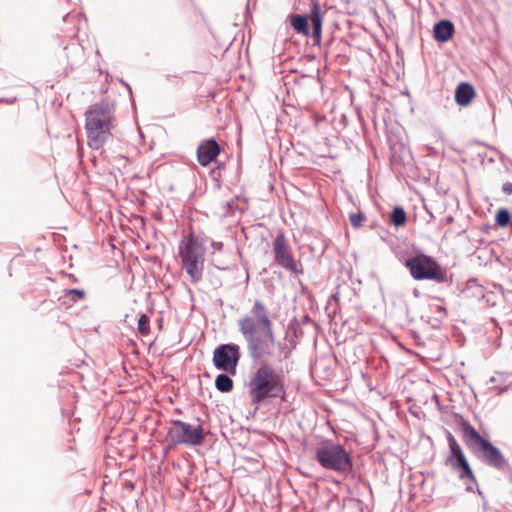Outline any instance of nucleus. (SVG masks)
Wrapping results in <instances>:
<instances>
[{
    "instance_id": "1",
    "label": "nucleus",
    "mask_w": 512,
    "mask_h": 512,
    "mask_svg": "<svg viewBox=\"0 0 512 512\" xmlns=\"http://www.w3.org/2000/svg\"><path fill=\"white\" fill-rule=\"evenodd\" d=\"M238 329L250 358L261 361L248 384L252 402L261 404L267 399L283 397L286 393L283 371L276 370L269 361L288 359L292 349L285 341L276 340L270 312L263 301L254 300L249 314L238 320Z\"/></svg>"
},
{
    "instance_id": "2",
    "label": "nucleus",
    "mask_w": 512,
    "mask_h": 512,
    "mask_svg": "<svg viewBox=\"0 0 512 512\" xmlns=\"http://www.w3.org/2000/svg\"><path fill=\"white\" fill-rule=\"evenodd\" d=\"M460 427L464 443L483 463L499 471L506 469L508 461L500 449L482 437L466 420L461 421Z\"/></svg>"
},
{
    "instance_id": "3",
    "label": "nucleus",
    "mask_w": 512,
    "mask_h": 512,
    "mask_svg": "<svg viewBox=\"0 0 512 512\" xmlns=\"http://www.w3.org/2000/svg\"><path fill=\"white\" fill-rule=\"evenodd\" d=\"M112 118V110L106 102L95 103L85 112V128L91 149L98 150L108 141Z\"/></svg>"
},
{
    "instance_id": "4",
    "label": "nucleus",
    "mask_w": 512,
    "mask_h": 512,
    "mask_svg": "<svg viewBox=\"0 0 512 512\" xmlns=\"http://www.w3.org/2000/svg\"><path fill=\"white\" fill-rule=\"evenodd\" d=\"M317 463L325 470L346 475L353 469V459L346 448L332 439L321 440L314 450Z\"/></svg>"
},
{
    "instance_id": "5",
    "label": "nucleus",
    "mask_w": 512,
    "mask_h": 512,
    "mask_svg": "<svg viewBox=\"0 0 512 512\" xmlns=\"http://www.w3.org/2000/svg\"><path fill=\"white\" fill-rule=\"evenodd\" d=\"M205 252L202 242L193 236L184 239L179 246L182 268L193 283L199 282L203 277Z\"/></svg>"
},
{
    "instance_id": "6",
    "label": "nucleus",
    "mask_w": 512,
    "mask_h": 512,
    "mask_svg": "<svg viewBox=\"0 0 512 512\" xmlns=\"http://www.w3.org/2000/svg\"><path fill=\"white\" fill-rule=\"evenodd\" d=\"M404 264L415 280H432L437 283L448 282L447 273L431 256L418 254L406 259Z\"/></svg>"
},
{
    "instance_id": "7",
    "label": "nucleus",
    "mask_w": 512,
    "mask_h": 512,
    "mask_svg": "<svg viewBox=\"0 0 512 512\" xmlns=\"http://www.w3.org/2000/svg\"><path fill=\"white\" fill-rule=\"evenodd\" d=\"M167 439L174 446H200L204 441V429L200 424L191 425L181 420H172L167 430Z\"/></svg>"
},
{
    "instance_id": "8",
    "label": "nucleus",
    "mask_w": 512,
    "mask_h": 512,
    "mask_svg": "<svg viewBox=\"0 0 512 512\" xmlns=\"http://www.w3.org/2000/svg\"><path fill=\"white\" fill-rule=\"evenodd\" d=\"M312 24V38L315 44H320L322 39L323 12L318 2L313 1L310 7V14H293L290 16V25L298 33L304 36L310 35L308 21Z\"/></svg>"
},
{
    "instance_id": "9",
    "label": "nucleus",
    "mask_w": 512,
    "mask_h": 512,
    "mask_svg": "<svg viewBox=\"0 0 512 512\" xmlns=\"http://www.w3.org/2000/svg\"><path fill=\"white\" fill-rule=\"evenodd\" d=\"M447 442L449 446V455L446 458V465L458 473L460 479H469L473 483H477L476 477L470 467V464L463 452L462 447L457 442L452 433H447Z\"/></svg>"
},
{
    "instance_id": "10",
    "label": "nucleus",
    "mask_w": 512,
    "mask_h": 512,
    "mask_svg": "<svg viewBox=\"0 0 512 512\" xmlns=\"http://www.w3.org/2000/svg\"><path fill=\"white\" fill-rule=\"evenodd\" d=\"M240 359V348L237 344H221L213 353V363L219 370L231 374L236 373V368Z\"/></svg>"
},
{
    "instance_id": "11",
    "label": "nucleus",
    "mask_w": 512,
    "mask_h": 512,
    "mask_svg": "<svg viewBox=\"0 0 512 512\" xmlns=\"http://www.w3.org/2000/svg\"><path fill=\"white\" fill-rule=\"evenodd\" d=\"M275 262L287 271L298 274L301 271L292 255L291 247L287 244L282 232L278 233L273 242Z\"/></svg>"
},
{
    "instance_id": "12",
    "label": "nucleus",
    "mask_w": 512,
    "mask_h": 512,
    "mask_svg": "<svg viewBox=\"0 0 512 512\" xmlns=\"http://www.w3.org/2000/svg\"><path fill=\"white\" fill-rule=\"evenodd\" d=\"M220 153V147L214 139L203 141L197 148L198 162L202 166L209 165Z\"/></svg>"
},
{
    "instance_id": "13",
    "label": "nucleus",
    "mask_w": 512,
    "mask_h": 512,
    "mask_svg": "<svg viewBox=\"0 0 512 512\" xmlns=\"http://www.w3.org/2000/svg\"><path fill=\"white\" fill-rule=\"evenodd\" d=\"M454 24L450 20H440L434 25V38L438 42H447L454 33Z\"/></svg>"
},
{
    "instance_id": "14",
    "label": "nucleus",
    "mask_w": 512,
    "mask_h": 512,
    "mask_svg": "<svg viewBox=\"0 0 512 512\" xmlns=\"http://www.w3.org/2000/svg\"><path fill=\"white\" fill-rule=\"evenodd\" d=\"M475 96L474 87L467 83H460L455 91V101L460 106H467Z\"/></svg>"
},
{
    "instance_id": "15",
    "label": "nucleus",
    "mask_w": 512,
    "mask_h": 512,
    "mask_svg": "<svg viewBox=\"0 0 512 512\" xmlns=\"http://www.w3.org/2000/svg\"><path fill=\"white\" fill-rule=\"evenodd\" d=\"M215 386L220 392H230L233 388V380L227 374H219L215 379Z\"/></svg>"
},
{
    "instance_id": "16",
    "label": "nucleus",
    "mask_w": 512,
    "mask_h": 512,
    "mask_svg": "<svg viewBox=\"0 0 512 512\" xmlns=\"http://www.w3.org/2000/svg\"><path fill=\"white\" fill-rule=\"evenodd\" d=\"M406 220L407 217L404 209L399 206L395 207L390 215L391 223L396 227H400L406 223Z\"/></svg>"
},
{
    "instance_id": "17",
    "label": "nucleus",
    "mask_w": 512,
    "mask_h": 512,
    "mask_svg": "<svg viewBox=\"0 0 512 512\" xmlns=\"http://www.w3.org/2000/svg\"><path fill=\"white\" fill-rule=\"evenodd\" d=\"M496 224L500 227H506L510 223V213L507 209H500L495 217Z\"/></svg>"
},
{
    "instance_id": "18",
    "label": "nucleus",
    "mask_w": 512,
    "mask_h": 512,
    "mask_svg": "<svg viewBox=\"0 0 512 512\" xmlns=\"http://www.w3.org/2000/svg\"><path fill=\"white\" fill-rule=\"evenodd\" d=\"M85 296V291L81 289H69L65 292V298H67L71 302H78L80 300H83Z\"/></svg>"
},
{
    "instance_id": "19",
    "label": "nucleus",
    "mask_w": 512,
    "mask_h": 512,
    "mask_svg": "<svg viewBox=\"0 0 512 512\" xmlns=\"http://www.w3.org/2000/svg\"><path fill=\"white\" fill-rule=\"evenodd\" d=\"M138 330L141 335L146 336L150 332V319L146 314H142L138 319Z\"/></svg>"
},
{
    "instance_id": "20",
    "label": "nucleus",
    "mask_w": 512,
    "mask_h": 512,
    "mask_svg": "<svg viewBox=\"0 0 512 512\" xmlns=\"http://www.w3.org/2000/svg\"><path fill=\"white\" fill-rule=\"evenodd\" d=\"M364 219L365 216L362 212L351 213L349 215L350 223L354 228H359L362 225Z\"/></svg>"
},
{
    "instance_id": "21",
    "label": "nucleus",
    "mask_w": 512,
    "mask_h": 512,
    "mask_svg": "<svg viewBox=\"0 0 512 512\" xmlns=\"http://www.w3.org/2000/svg\"><path fill=\"white\" fill-rule=\"evenodd\" d=\"M502 191H503V193H505L506 195H511V194H512V183H511V182H505V183L502 185Z\"/></svg>"
},
{
    "instance_id": "22",
    "label": "nucleus",
    "mask_w": 512,
    "mask_h": 512,
    "mask_svg": "<svg viewBox=\"0 0 512 512\" xmlns=\"http://www.w3.org/2000/svg\"><path fill=\"white\" fill-rule=\"evenodd\" d=\"M211 246H212V248H213V250H214V251H221V250H222V248H223V243L213 241V242L211 243Z\"/></svg>"
},
{
    "instance_id": "23",
    "label": "nucleus",
    "mask_w": 512,
    "mask_h": 512,
    "mask_svg": "<svg viewBox=\"0 0 512 512\" xmlns=\"http://www.w3.org/2000/svg\"><path fill=\"white\" fill-rule=\"evenodd\" d=\"M466 490L471 492V491H473V487L471 485H467Z\"/></svg>"
}]
</instances>
